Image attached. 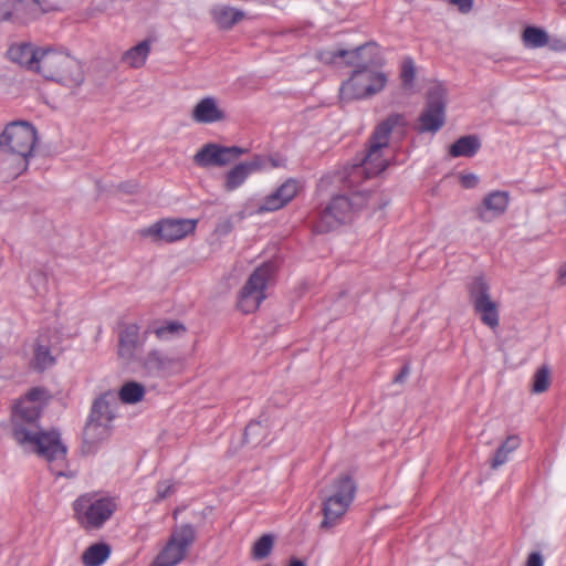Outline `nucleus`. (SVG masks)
Returning a JSON list of instances; mask_svg holds the SVG:
<instances>
[{
  "mask_svg": "<svg viewBox=\"0 0 566 566\" xmlns=\"http://www.w3.org/2000/svg\"><path fill=\"white\" fill-rule=\"evenodd\" d=\"M45 390L32 388L12 408L11 426L14 441L28 453L44 459L51 472L63 476L66 467L67 448L57 430L44 431L39 424Z\"/></svg>",
  "mask_w": 566,
  "mask_h": 566,
  "instance_id": "obj_1",
  "label": "nucleus"
},
{
  "mask_svg": "<svg viewBox=\"0 0 566 566\" xmlns=\"http://www.w3.org/2000/svg\"><path fill=\"white\" fill-rule=\"evenodd\" d=\"M406 125L405 116L394 113L376 126L368 139L366 151L345 171L344 181L349 188L378 176L387 168L390 160L389 137L395 129H403Z\"/></svg>",
  "mask_w": 566,
  "mask_h": 566,
  "instance_id": "obj_2",
  "label": "nucleus"
},
{
  "mask_svg": "<svg viewBox=\"0 0 566 566\" xmlns=\"http://www.w3.org/2000/svg\"><path fill=\"white\" fill-rule=\"evenodd\" d=\"M41 57L39 74L45 80L54 81L71 90L77 88L84 83L83 66L70 54L45 49Z\"/></svg>",
  "mask_w": 566,
  "mask_h": 566,
  "instance_id": "obj_3",
  "label": "nucleus"
},
{
  "mask_svg": "<svg viewBox=\"0 0 566 566\" xmlns=\"http://www.w3.org/2000/svg\"><path fill=\"white\" fill-rule=\"evenodd\" d=\"M76 521L87 530L99 528L116 510L115 500L98 493H85L73 503Z\"/></svg>",
  "mask_w": 566,
  "mask_h": 566,
  "instance_id": "obj_4",
  "label": "nucleus"
},
{
  "mask_svg": "<svg viewBox=\"0 0 566 566\" xmlns=\"http://www.w3.org/2000/svg\"><path fill=\"white\" fill-rule=\"evenodd\" d=\"M373 67L364 66L353 71L350 77L339 88L342 102L370 97L384 90L387 76L384 72L374 71Z\"/></svg>",
  "mask_w": 566,
  "mask_h": 566,
  "instance_id": "obj_5",
  "label": "nucleus"
},
{
  "mask_svg": "<svg viewBox=\"0 0 566 566\" xmlns=\"http://www.w3.org/2000/svg\"><path fill=\"white\" fill-rule=\"evenodd\" d=\"M275 264L265 262L254 270L240 292L238 307L245 314L254 312L265 298L264 291L273 277Z\"/></svg>",
  "mask_w": 566,
  "mask_h": 566,
  "instance_id": "obj_6",
  "label": "nucleus"
},
{
  "mask_svg": "<svg viewBox=\"0 0 566 566\" xmlns=\"http://www.w3.org/2000/svg\"><path fill=\"white\" fill-rule=\"evenodd\" d=\"M196 541V530L191 524L174 528L167 544L159 552L150 566H176L185 559L189 547Z\"/></svg>",
  "mask_w": 566,
  "mask_h": 566,
  "instance_id": "obj_7",
  "label": "nucleus"
},
{
  "mask_svg": "<svg viewBox=\"0 0 566 566\" xmlns=\"http://www.w3.org/2000/svg\"><path fill=\"white\" fill-rule=\"evenodd\" d=\"M38 133L32 124L24 120L11 122L0 134V144L6 149L20 154L28 161L34 155Z\"/></svg>",
  "mask_w": 566,
  "mask_h": 566,
  "instance_id": "obj_8",
  "label": "nucleus"
},
{
  "mask_svg": "<svg viewBox=\"0 0 566 566\" xmlns=\"http://www.w3.org/2000/svg\"><path fill=\"white\" fill-rule=\"evenodd\" d=\"M196 219H161L149 227L139 230L142 238L150 239L153 242H174L186 238L195 232Z\"/></svg>",
  "mask_w": 566,
  "mask_h": 566,
  "instance_id": "obj_9",
  "label": "nucleus"
},
{
  "mask_svg": "<svg viewBox=\"0 0 566 566\" xmlns=\"http://www.w3.org/2000/svg\"><path fill=\"white\" fill-rule=\"evenodd\" d=\"M138 364L142 373L151 378H167L181 373L185 368L182 357L156 348L140 357Z\"/></svg>",
  "mask_w": 566,
  "mask_h": 566,
  "instance_id": "obj_10",
  "label": "nucleus"
},
{
  "mask_svg": "<svg viewBox=\"0 0 566 566\" xmlns=\"http://www.w3.org/2000/svg\"><path fill=\"white\" fill-rule=\"evenodd\" d=\"M470 301L483 324L490 328L499 326L497 304L491 300L490 286L482 276L474 277L469 286Z\"/></svg>",
  "mask_w": 566,
  "mask_h": 566,
  "instance_id": "obj_11",
  "label": "nucleus"
},
{
  "mask_svg": "<svg viewBox=\"0 0 566 566\" xmlns=\"http://www.w3.org/2000/svg\"><path fill=\"white\" fill-rule=\"evenodd\" d=\"M353 203L346 196H335L319 213L315 224L318 233L329 232L350 219Z\"/></svg>",
  "mask_w": 566,
  "mask_h": 566,
  "instance_id": "obj_12",
  "label": "nucleus"
},
{
  "mask_svg": "<svg viewBox=\"0 0 566 566\" xmlns=\"http://www.w3.org/2000/svg\"><path fill=\"white\" fill-rule=\"evenodd\" d=\"M247 149L238 146H221L214 143L205 144L193 156V163L201 168L224 167L245 154Z\"/></svg>",
  "mask_w": 566,
  "mask_h": 566,
  "instance_id": "obj_13",
  "label": "nucleus"
},
{
  "mask_svg": "<svg viewBox=\"0 0 566 566\" xmlns=\"http://www.w3.org/2000/svg\"><path fill=\"white\" fill-rule=\"evenodd\" d=\"M444 90L441 86H434L430 90L428 94L427 107L420 115L419 130L432 133L439 130L444 124Z\"/></svg>",
  "mask_w": 566,
  "mask_h": 566,
  "instance_id": "obj_14",
  "label": "nucleus"
},
{
  "mask_svg": "<svg viewBox=\"0 0 566 566\" xmlns=\"http://www.w3.org/2000/svg\"><path fill=\"white\" fill-rule=\"evenodd\" d=\"M339 60L346 66H353L355 70L364 66H381L384 57L380 54L379 46L374 42H368L355 48L354 50H338Z\"/></svg>",
  "mask_w": 566,
  "mask_h": 566,
  "instance_id": "obj_15",
  "label": "nucleus"
},
{
  "mask_svg": "<svg viewBox=\"0 0 566 566\" xmlns=\"http://www.w3.org/2000/svg\"><path fill=\"white\" fill-rule=\"evenodd\" d=\"M510 203V193L504 190L489 192L481 205L474 209L476 218L482 222H491L503 216Z\"/></svg>",
  "mask_w": 566,
  "mask_h": 566,
  "instance_id": "obj_16",
  "label": "nucleus"
},
{
  "mask_svg": "<svg viewBox=\"0 0 566 566\" xmlns=\"http://www.w3.org/2000/svg\"><path fill=\"white\" fill-rule=\"evenodd\" d=\"M45 49L35 48L30 43L12 44L7 54L8 59L27 70L39 73L41 69L40 59Z\"/></svg>",
  "mask_w": 566,
  "mask_h": 566,
  "instance_id": "obj_17",
  "label": "nucleus"
},
{
  "mask_svg": "<svg viewBox=\"0 0 566 566\" xmlns=\"http://www.w3.org/2000/svg\"><path fill=\"white\" fill-rule=\"evenodd\" d=\"M29 161L0 144V181H11L27 171Z\"/></svg>",
  "mask_w": 566,
  "mask_h": 566,
  "instance_id": "obj_18",
  "label": "nucleus"
},
{
  "mask_svg": "<svg viewBox=\"0 0 566 566\" xmlns=\"http://www.w3.org/2000/svg\"><path fill=\"white\" fill-rule=\"evenodd\" d=\"M263 168H265V163L263 157L261 156H255L250 161H244L235 165L226 174V180L223 185L224 189L227 191L235 190L237 188L244 184V181L252 172Z\"/></svg>",
  "mask_w": 566,
  "mask_h": 566,
  "instance_id": "obj_19",
  "label": "nucleus"
},
{
  "mask_svg": "<svg viewBox=\"0 0 566 566\" xmlns=\"http://www.w3.org/2000/svg\"><path fill=\"white\" fill-rule=\"evenodd\" d=\"M297 191V182L293 179L286 180L273 193L265 197L259 207V212L276 211L283 208L296 196Z\"/></svg>",
  "mask_w": 566,
  "mask_h": 566,
  "instance_id": "obj_20",
  "label": "nucleus"
},
{
  "mask_svg": "<svg viewBox=\"0 0 566 566\" xmlns=\"http://www.w3.org/2000/svg\"><path fill=\"white\" fill-rule=\"evenodd\" d=\"M140 346L139 326L126 324L118 334V356L127 363L135 358V352Z\"/></svg>",
  "mask_w": 566,
  "mask_h": 566,
  "instance_id": "obj_21",
  "label": "nucleus"
},
{
  "mask_svg": "<svg viewBox=\"0 0 566 566\" xmlns=\"http://www.w3.org/2000/svg\"><path fill=\"white\" fill-rule=\"evenodd\" d=\"M191 118L199 124H210L222 120L224 113L218 107L216 98L208 96L196 104Z\"/></svg>",
  "mask_w": 566,
  "mask_h": 566,
  "instance_id": "obj_22",
  "label": "nucleus"
},
{
  "mask_svg": "<svg viewBox=\"0 0 566 566\" xmlns=\"http://www.w3.org/2000/svg\"><path fill=\"white\" fill-rule=\"evenodd\" d=\"M116 406V394L114 391H107L94 401L90 417L109 426L115 417L114 409Z\"/></svg>",
  "mask_w": 566,
  "mask_h": 566,
  "instance_id": "obj_23",
  "label": "nucleus"
},
{
  "mask_svg": "<svg viewBox=\"0 0 566 566\" xmlns=\"http://www.w3.org/2000/svg\"><path fill=\"white\" fill-rule=\"evenodd\" d=\"M349 506L350 504L347 501L327 496L323 502L324 520L321 523V527L331 528L335 526L336 523L345 515Z\"/></svg>",
  "mask_w": 566,
  "mask_h": 566,
  "instance_id": "obj_24",
  "label": "nucleus"
},
{
  "mask_svg": "<svg viewBox=\"0 0 566 566\" xmlns=\"http://www.w3.org/2000/svg\"><path fill=\"white\" fill-rule=\"evenodd\" d=\"M210 13L213 22L218 25L219 29L222 30L231 29L245 15L242 10L224 4L214 6Z\"/></svg>",
  "mask_w": 566,
  "mask_h": 566,
  "instance_id": "obj_25",
  "label": "nucleus"
},
{
  "mask_svg": "<svg viewBox=\"0 0 566 566\" xmlns=\"http://www.w3.org/2000/svg\"><path fill=\"white\" fill-rule=\"evenodd\" d=\"M13 11L14 19L28 21L39 17L48 9L43 7L40 0H8Z\"/></svg>",
  "mask_w": 566,
  "mask_h": 566,
  "instance_id": "obj_26",
  "label": "nucleus"
},
{
  "mask_svg": "<svg viewBox=\"0 0 566 566\" xmlns=\"http://www.w3.org/2000/svg\"><path fill=\"white\" fill-rule=\"evenodd\" d=\"M481 148V142L475 135H467L455 140L449 149L452 157H473Z\"/></svg>",
  "mask_w": 566,
  "mask_h": 566,
  "instance_id": "obj_27",
  "label": "nucleus"
},
{
  "mask_svg": "<svg viewBox=\"0 0 566 566\" xmlns=\"http://www.w3.org/2000/svg\"><path fill=\"white\" fill-rule=\"evenodd\" d=\"M356 494V484L349 475H340L332 484V493L328 497L340 499L353 503Z\"/></svg>",
  "mask_w": 566,
  "mask_h": 566,
  "instance_id": "obj_28",
  "label": "nucleus"
},
{
  "mask_svg": "<svg viewBox=\"0 0 566 566\" xmlns=\"http://www.w3.org/2000/svg\"><path fill=\"white\" fill-rule=\"evenodd\" d=\"M150 52V42L144 40L136 44L135 46L127 50L123 56L122 61L134 69L142 67Z\"/></svg>",
  "mask_w": 566,
  "mask_h": 566,
  "instance_id": "obj_29",
  "label": "nucleus"
},
{
  "mask_svg": "<svg viewBox=\"0 0 566 566\" xmlns=\"http://www.w3.org/2000/svg\"><path fill=\"white\" fill-rule=\"evenodd\" d=\"M111 554V547L105 543H96L85 549L82 562L85 566H101Z\"/></svg>",
  "mask_w": 566,
  "mask_h": 566,
  "instance_id": "obj_30",
  "label": "nucleus"
},
{
  "mask_svg": "<svg viewBox=\"0 0 566 566\" xmlns=\"http://www.w3.org/2000/svg\"><path fill=\"white\" fill-rule=\"evenodd\" d=\"M109 434V426L93 418H88V421L84 428L83 438L86 444H95Z\"/></svg>",
  "mask_w": 566,
  "mask_h": 566,
  "instance_id": "obj_31",
  "label": "nucleus"
},
{
  "mask_svg": "<svg viewBox=\"0 0 566 566\" xmlns=\"http://www.w3.org/2000/svg\"><path fill=\"white\" fill-rule=\"evenodd\" d=\"M520 447V438L517 436H510L497 448L494 458L491 461V468L497 469L507 462L509 455Z\"/></svg>",
  "mask_w": 566,
  "mask_h": 566,
  "instance_id": "obj_32",
  "label": "nucleus"
},
{
  "mask_svg": "<svg viewBox=\"0 0 566 566\" xmlns=\"http://www.w3.org/2000/svg\"><path fill=\"white\" fill-rule=\"evenodd\" d=\"M275 544V535L263 534L260 536L251 548V557L254 560H262L269 557L273 551Z\"/></svg>",
  "mask_w": 566,
  "mask_h": 566,
  "instance_id": "obj_33",
  "label": "nucleus"
},
{
  "mask_svg": "<svg viewBox=\"0 0 566 566\" xmlns=\"http://www.w3.org/2000/svg\"><path fill=\"white\" fill-rule=\"evenodd\" d=\"M144 395H145V387L142 384L136 382V381L126 382L120 388L118 394H116L117 400L119 399L124 403H129V405L139 402L144 398Z\"/></svg>",
  "mask_w": 566,
  "mask_h": 566,
  "instance_id": "obj_34",
  "label": "nucleus"
},
{
  "mask_svg": "<svg viewBox=\"0 0 566 566\" xmlns=\"http://www.w3.org/2000/svg\"><path fill=\"white\" fill-rule=\"evenodd\" d=\"M160 340H168L186 332V327L177 321H168L155 325L151 331Z\"/></svg>",
  "mask_w": 566,
  "mask_h": 566,
  "instance_id": "obj_35",
  "label": "nucleus"
},
{
  "mask_svg": "<svg viewBox=\"0 0 566 566\" xmlns=\"http://www.w3.org/2000/svg\"><path fill=\"white\" fill-rule=\"evenodd\" d=\"M523 42L527 48H542L548 43L547 33L536 27H527L523 31Z\"/></svg>",
  "mask_w": 566,
  "mask_h": 566,
  "instance_id": "obj_36",
  "label": "nucleus"
},
{
  "mask_svg": "<svg viewBox=\"0 0 566 566\" xmlns=\"http://www.w3.org/2000/svg\"><path fill=\"white\" fill-rule=\"evenodd\" d=\"M55 359L51 355L50 348L45 345H36L34 349V357L32 360L33 368L36 370H44L54 364Z\"/></svg>",
  "mask_w": 566,
  "mask_h": 566,
  "instance_id": "obj_37",
  "label": "nucleus"
},
{
  "mask_svg": "<svg viewBox=\"0 0 566 566\" xmlns=\"http://www.w3.org/2000/svg\"><path fill=\"white\" fill-rule=\"evenodd\" d=\"M549 386V368L547 366L539 367L533 377L532 391L541 394L548 389Z\"/></svg>",
  "mask_w": 566,
  "mask_h": 566,
  "instance_id": "obj_38",
  "label": "nucleus"
},
{
  "mask_svg": "<svg viewBox=\"0 0 566 566\" xmlns=\"http://www.w3.org/2000/svg\"><path fill=\"white\" fill-rule=\"evenodd\" d=\"M416 77V66L411 57H406L401 64L400 78L405 88H411Z\"/></svg>",
  "mask_w": 566,
  "mask_h": 566,
  "instance_id": "obj_39",
  "label": "nucleus"
},
{
  "mask_svg": "<svg viewBox=\"0 0 566 566\" xmlns=\"http://www.w3.org/2000/svg\"><path fill=\"white\" fill-rule=\"evenodd\" d=\"M176 491V485L171 480H164L158 482L156 486V502L163 501Z\"/></svg>",
  "mask_w": 566,
  "mask_h": 566,
  "instance_id": "obj_40",
  "label": "nucleus"
},
{
  "mask_svg": "<svg viewBox=\"0 0 566 566\" xmlns=\"http://www.w3.org/2000/svg\"><path fill=\"white\" fill-rule=\"evenodd\" d=\"M264 429L258 421H251L244 431V440L247 443H258L260 440L251 437L262 436Z\"/></svg>",
  "mask_w": 566,
  "mask_h": 566,
  "instance_id": "obj_41",
  "label": "nucleus"
},
{
  "mask_svg": "<svg viewBox=\"0 0 566 566\" xmlns=\"http://www.w3.org/2000/svg\"><path fill=\"white\" fill-rule=\"evenodd\" d=\"M318 61L325 64H337L340 56L338 50L335 51H319L316 54Z\"/></svg>",
  "mask_w": 566,
  "mask_h": 566,
  "instance_id": "obj_42",
  "label": "nucleus"
},
{
  "mask_svg": "<svg viewBox=\"0 0 566 566\" xmlns=\"http://www.w3.org/2000/svg\"><path fill=\"white\" fill-rule=\"evenodd\" d=\"M460 184L465 189L474 188L479 184V177L474 174H464L460 177Z\"/></svg>",
  "mask_w": 566,
  "mask_h": 566,
  "instance_id": "obj_43",
  "label": "nucleus"
},
{
  "mask_svg": "<svg viewBox=\"0 0 566 566\" xmlns=\"http://www.w3.org/2000/svg\"><path fill=\"white\" fill-rule=\"evenodd\" d=\"M449 2L463 14L469 13L473 8V0H449Z\"/></svg>",
  "mask_w": 566,
  "mask_h": 566,
  "instance_id": "obj_44",
  "label": "nucleus"
},
{
  "mask_svg": "<svg viewBox=\"0 0 566 566\" xmlns=\"http://www.w3.org/2000/svg\"><path fill=\"white\" fill-rule=\"evenodd\" d=\"M233 228L232 221L230 218H227L222 221H220L216 227V232L220 235H226L231 232Z\"/></svg>",
  "mask_w": 566,
  "mask_h": 566,
  "instance_id": "obj_45",
  "label": "nucleus"
},
{
  "mask_svg": "<svg viewBox=\"0 0 566 566\" xmlns=\"http://www.w3.org/2000/svg\"><path fill=\"white\" fill-rule=\"evenodd\" d=\"M12 19H14V14L8 1L6 4L0 6V22Z\"/></svg>",
  "mask_w": 566,
  "mask_h": 566,
  "instance_id": "obj_46",
  "label": "nucleus"
},
{
  "mask_svg": "<svg viewBox=\"0 0 566 566\" xmlns=\"http://www.w3.org/2000/svg\"><path fill=\"white\" fill-rule=\"evenodd\" d=\"M526 566H543V558L538 552H533L528 555Z\"/></svg>",
  "mask_w": 566,
  "mask_h": 566,
  "instance_id": "obj_47",
  "label": "nucleus"
},
{
  "mask_svg": "<svg viewBox=\"0 0 566 566\" xmlns=\"http://www.w3.org/2000/svg\"><path fill=\"white\" fill-rule=\"evenodd\" d=\"M410 374V368L408 365H405L401 370L399 371V374L395 377L394 381L395 382H403L405 379L409 376Z\"/></svg>",
  "mask_w": 566,
  "mask_h": 566,
  "instance_id": "obj_48",
  "label": "nucleus"
},
{
  "mask_svg": "<svg viewBox=\"0 0 566 566\" xmlns=\"http://www.w3.org/2000/svg\"><path fill=\"white\" fill-rule=\"evenodd\" d=\"M32 283L35 285L44 284L45 283V276L41 272H36L31 277Z\"/></svg>",
  "mask_w": 566,
  "mask_h": 566,
  "instance_id": "obj_49",
  "label": "nucleus"
},
{
  "mask_svg": "<svg viewBox=\"0 0 566 566\" xmlns=\"http://www.w3.org/2000/svg\"><path fill=\"white\" fill-rule=\"evenodd\" d=\"M264 159V163L266 164L268 161L271 163V166L272 167H280V166H283L284 164V160L282 158H279V159H274V158H269V159Z\"/></svg>",
  "mask_w": 566,
  "mask_h": 566,
  "instance_id": "obj_50",
  "label": "nucleus"
},
{
  "mask_svg": "<svg viewBox=\"0 0 566 566\" xmlns=\"http://www.w3.org/2000/svg\"><path fill=\"white\" fill-rule=\"evenodd\" d=\"M287 566H305V563L298 558H291Z\"/></svg>",
  "mask_w": 566,
  "mask_h": 566,
  "instance_id": "obj_51",
  "label": "nucleus"
},
{
  "mask_svg": "<svg viewBox=\"0 0 566 566\" xmlns=\"http://www.w3.org/2000/svg\"><path fill=\"white\" fill-rule=\"evenodd\" d=\"M559 281L566 284V264L559 270Z\"/></svg>",
  "mask_w": 566,
  "mask_h": 566,
  "instance_id": "obj_52",
  "label": "nucleus"
},
{
  "mask_svg": "<svg viewBox=\"0 0 566 566\" xmlns=\"http://www.w3.org/2000/svg\"><path fill=\"white\" fill-rule=\"evenodd\" d=\"M264 566H272V565L268 564V565H264Z\"/></svg>",
  "mask_w": 566,
  "mask_h": 566,
  "instance_id": "obj_53",
  "label": "nucleus"
}]
</instances>
